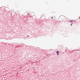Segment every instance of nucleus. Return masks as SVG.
I'll return each mask as SVG.
<instances>
[{
	"label": "nucleus",
	"instance_id": "obj_1",
	"mask_svg": "<svg viewBox=\"0 0 80 80\" xmlns=\"http://www.w3.org/2000/svg\"><path fill=\"white\" fill-rule=\"evenodd\" d=\"M56 53H59V52L58 51L56 52Z\"/></svg>",
	"mask_w": 80,
	"mask_h": 80
},
{
	"label": "nucleus",
	"instance_id": "obj_2",
	"mask_svg": "<svg viewBox=\"0 0 80 80\" xmlns=\"http://www.w3.org/2000/svg\"><path fill=\"white\" fill-rule=\"evenodd\" d=\"M70 22H73V21H72V20H70Z\"/></svg>",
	"mask_w": 80,
	"mask_h": 80
},
{
	"label": "nucleus",
	"instance_id": "obj_3",
	"mask_svg": "<svg viewBox=\"0 0 80 80\" xmlns=\"http://www.w3.org/2000/svg\"><path fill=\"white\" fill-rule=\"evenodd\" d=\"M53 18V17H52L51 18Z\"/></svg>",
	"mask_w": 80,
	"mask_h": 80
},
{
	"label": "nucleus",
	"instance_id": "obj_4",
	"mask_svg": "<svg viewBox=\"0 0 80 80\" xmlns=\"http://www.w3.org/2000/svg\"><path fill=\"white\" fill-rule=\"evenodd\" d=\"M71 26H72V24H71Z\"/></svg>",
	"mask_w": 80,
	"mask_h": 80
},
{
	"label": "nucleus",
	"instance_id": "obj_5",
	"mask_svg": "<svg viewBox=\"0 0 80 80\" xmlns=\"http://www.w3.org/2000/svg\"><path fill=\"white\" fill-rule=\"evenodd\" d=\"M58 55V53L57 54Z\"/></svg>",
	"mask_w": 80,
	"mask_h": 80
},
{
	"label": "nucleus",
	"instance_id": "obj_6",
	"mask_svg": "<svg viewBox=\"0 0 80 80\" xmlns=\"http://www.w3.org/2000/svg\"><path fill=\"white\" fill-rule=\"evenodd\" d=\"M79 19H80V17L79 18Z\"/></svg>",
	"mask_w": 80,
	"mask_h": 80
}]
</instances>
